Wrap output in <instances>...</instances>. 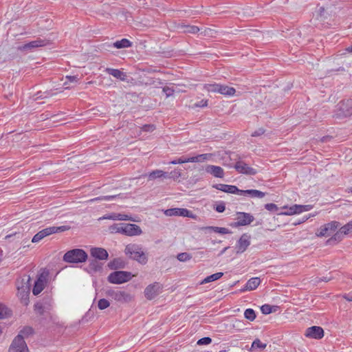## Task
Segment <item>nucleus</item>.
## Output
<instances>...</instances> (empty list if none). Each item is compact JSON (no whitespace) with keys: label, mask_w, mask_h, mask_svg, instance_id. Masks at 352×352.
<instances>
[{"label":"nucleus","mask_w":352,"mask_h":352,"mask_svg":"<svg viewBox=\"0 0 352 352\" xmlns=\"http://www.w3.org/2000/svg\"><path fill=\"white\" fill-rule=\"evenodd\" d=\"M31 278L29 275H23L16 281V287L17 289V296L20 298L21 302L24 305L29 303V294L30 291Z\"/></svg>","instance_id":"f257e3e1"},{"label":"nucleus","mask_w":352,"mask_h":352,"mask_svg":"<svg viewBox=\"0 0 352 352\" xmlns=\"http://www.w3.org/2000/svg\"><path fill=\"white\" fill-rule=\"evenodd\" d=\"M124 254L133 260L138 261L141 264H145L148 259L145 253L142 250L140 245L137 243H129L125 246Z\"/></svg>","instance_id":"f03ea898"},{"label":"nucleus","mask_w":352,"mask_h":352,"mask_svg":"<svg viewBox=\"0 0 352 352\" xmlns=\"http://www.w3.org/2000/svg\"><path fill=\"white\" fill-rule=\"evenodd\" d=\"M70 229V227L68 226H52L49 228H46L45 229H43L42 230L39 231L38 233H36L32 238V243H38L40 241H41L45 237L50 236L52 234L57 233V232H62L67 230H69Z\"/></svg>","instance_id":"7ed1b4c3"},{"label":"nucleus","mask_w":352,"mask_h":352,"mask_svg":"<svg viewBox=\"0 0 352 352\" xmlns=\"http://www.w3.org/2000/svg\"><path fill=\"white\" fill-rule=\"evenodd\" d=\"M87 258V254L82 249H74L67 252L63 256V260L67 263H83Z\"/></svg>","instance_id":"20e7f679"},{"label":"nucleus","mask_w":352,"mask_h":352,"mask_svg":"<svg viewBox=\"0 0 352 352\" xmlns=\"http://www.w3.org/2000/svg\"><path fill=\"white\" fill-rule=\"evenodd\" d=\"M131 273L124 271H116L111 273L108 276V280L113 284H122L131 280Z\"/></svg>","instance_id":"39448f33"},{"label":"nucleus","mask_w":352,"mask_h":352,"mask_svg":"<svg viewBox=\"0 0 352 352\" xmlns=\"http://www.w3.org/2000/svg\"><path fill=\"white\" fill-rule=\"evenodd\" d=\"M337 117H346L352 115V99L342 100L336 106Z\"/></svg>","instance_id":"423d86ee"},{"label":"nucleus","mask_w":352,"mask_h":352,"mask_svg":"<svg viewBox=\"0 0 352 352\" xmlns=\"http://www.w3.org/2000/svg\"><path fill=\"white\" fill-rule=\"evenodd\" d=\"M107 294L108 296L120 302H129L133 298L131 294L121 290L110 289L107 292Z\"/></svg>","instance_id":"0eeeda50"},{"label":"nucleus","mask_w":352,"mask_h":352,"mask_svg":"<svg viewBox=\"0 0 352 352\" xmlns=\"http://www.w3.org/2000/svg\"><path fill=\"white\" fill-rule=\"evenodd\" d=\"M49 276V272L47 271H43L38 275L37 280L34 283V285L32 289L34 295H38L45 288Z\"/></svg>","instance_id":"6e6552de"},{"label":"nucleus","mask_w":352,"mask_h":352,"mask_svg":"<svg viewBox=\"0 0 352 352\" xmlns=\"http://www.w3.org/2000/svg\"><path fill=\"white\" fill-rule=\"evenodd\" d=\"M9 352H29L28 346L21 334H18L11 343Z\"/></svg>","instance_id":"1a4fd4ad"},{"label":"nucleus","mask_w":352,"mask_h":352,"mask_svg":"<svg viewBox=\"0 0 352 352\" xmlns=\"http://www.w3.org/2000/svg\"><path fill=\"white\" fill-rule=\"evenodd\" d=\"M164 214L168 217L178 216V217H186L191 219H195L196 215L192 213V211L186 208H170L164 210Z\"/></svg>","instance_id":"9d476101"},{"label":"nucleus","mask_w":352,"mask_h":352,"mask_svg":"<svg viewBox=\"0 0 352 352\" xmlns=\"http://www.w3.org/2000/svg\"><path fill=\"white\" fill-rule=\"evenodd\" d=\"M339 226V222L336 221L326 223L320 227L318 232H316V235L320 237L329 236L332 232H334Z\"/></svg>","instance_id":"9b49d317"},{"label":"nucleus","mask_w":352,"mask_h":352,"mask_svg":"<svg viewBox=\"0 0 352 352\" xmlns=\"http://www.w3.org/2000/svg\"><path fill=\"white\" fill-rule=\"evenodd\" d=\"M162 287L159 283H154L148 285L144 289V296L148 300L155 298L162 292Z\"/></svg>","instance_id":"f8f14e48"},{"label":"nucleus","mask_w":352,"mask_h":352,"mask_svg":"<svg viewBox=\"0 0 352 352\" xmlns=\"http://www.w3.org/2000/svg\"><path fill=\"white\" fill-rule=\"evenodd\" d=\"M48 44V40L39 38L35 41H32L23 45V46L20 47L19 49L23 51H32L36 48L46 46Z\"/></svg>","instance_id":"ddd939ff"},{"label":"nucleus","mask_w":352,"mask_h":352,"mask_svg":"<svg viewBox=\"0 0 352 352\" xmlns=\"http://www.w3.org/2000/svg\"><path fill=\"white\" fill-rule=\"evenodd\" d=\"M236 222L235 226H243L250 225L254 220V217L250 213L246 212H237Z\"/></svg>","instance_id":"4468645a"},{"label":"nucleus","mask_w":352,"mask_h":352,"mask_svg":"<svg viewBox=\"0 0 352 352\" xmlns=\"http://www.w3.org/2000/svg\"><path fill=\"white\" fill-rule=\"evenodd\" d=\"M250 245V236L248 234H243L236 245V254H241L244 252L248 246Z\"/></svg>","instance_id":"2eb2a0df"},{"label":"nucleus","mask_w":352,"mask_h":352,"mask_svg":"<svg viewBox=\"0 0 352 352\" xmlns=\"http://www.w3.org/2000/svg\"><path fill=\"white\" fill-rule=\"evenodd\" d=\"M124 235L128 236H140L142 234L141 228L136 224L124 223Z\"/></svg>","instance_id":"dca6fc26"},{"label":"nucleus","mask_w":352,"mask_h":352,"mask_svg":"<svg viewBox=\"0 0 352 352\" xmlns=\"http://www.w3.org/2000/svg\"><path fill=\"white\" fill-rule=\"evenodd\" d=\"M305 336L313 339H320L324 336V331L322 327L313 326L306 329Z\"/></svg>","instance_id":"f3484780"},{"label":"nucleus","mask_w":352,"mask_h":352,"mask_svg":"<svg viewBox=\"0 0 352 352\" xmlns=\"http://www.w3.org/2000/svg\"><path fill=\"white\" fill-rule=\"evenodd\" d=\"M234 168L239 173L246 175H254L257 173V171L249 166L247 164L239 161L234 165Z\"/></svg>","instance_id":"a211bd4d"},{"label":"nucleus","mask_w":352,"mask_h":352,"mask_svg":"<svg viewBox=\"0 0 352 352\" xmlns=\"http://www.w3.org/2000/svg\"><path fill=\"white\" fill-rule=\"evenodd\" d=\"M90 254L92 257L98 260H107L109 256L107 251L102 248H91Z\"/></svg>","instance_id":"6ab92c4d"},{"label":"nucleus","mask_w":352,"mask_h":352,"mask_svg":"<svg viewBox=\"0 0 352 352\" xmlns=\"http://www.w3.org/2000/svg\"><path fill=\"white\" fill-rule=\"evenodd\" d=\"M205 170L207 173H209L215 177L223 178L224 177L223 169L218 166L207 165Z\"/></svg>","instance_id":"aec40b11"},{"label":"nucleus","mask_w":352,"mask_h":352,"mask_svg":"<svg viewBox=\"0 0 352 352\" xmlns=\"http://www.w3.org/2000/svg\"><path fill=\"white\" fill-rule=\"evenodd\" d=\"M213 187L225 192L236 195L239 194V189L235 186L219 184L214 185Z\"/></svg>","instance_id":"412c9836"},{"label":"nucleus","mask_w":352,"mask_h":352,"mask_svg":"<svg viewBox=\"0 0 352 352\" xmlns=\"http://www.w3.org/2000/svg\"><path fill=\"white\" fill-rule=\"evenodd\" d=\"M107 74L122 81L126 80V74L118 69L107 67L104 70Z\"/></svg>","instance_id":"4be33fe9"},{"label":"nucleus","mask_w":352,"mask_h":352,"mask_svg":"<svg viewBox=\"0 0 352 352\" xmlns=\"http://www.w3.org/2000/svg\"><path fill=\"white\" fill-rule=\"evenodd\" d=\"M240 195H249L251 197L263 198L265 197V193L258 190H239Z\"/></svg>","instance_id":"5701e85b"},{"label":"nucleus","mask_w":352,"mask_h":352,"mask_svg":"<svg viewBox=\"0 0 352 352\" xmlns=\"http://www.w3.org/2000/svg\"><path fill=\"white\" fill-rule=\"evenodd\" d=\"M217 93L226 96H232L235 94L236 89L234 87L220 84L219 89L217 90Z\"/></svg>","instance_id":"b1692460"},{"label":"nucleus","mask_w":352,"mask_h":352,"mask_svg":"<svg viewBox=\"0 0 352 352\" xmlns=\"http://www.w3.org/2000/svg\"><path fill=\"white\" fill-rule=\"evenodd\" d=\"M261 280L258 277H254L248 280L245 286V289L248 291H252L257 288V287L260 285Z\"/></svg>","instance_id":"393cba45"},{"label":"nucleus","mask_w":352,"mask_h":352,"mask_svg":"<svg viewBox=\"0 0 352 352\" xmlns=\"http://www.w3.org/2000/svg\"><path fill=\"white\" fill-rule=\"evenodd\" d=\"M124 223H113V225L110 226L109 227V230L111 233L113 234H124Z\"/></svg>","instance_id":"a878e982"},{"label":"nucleus","mask_w":352,"mask_h":352,"mask_svg":"<svg viewBox=\"0 0 352 352\" xmlns=\"http://www.w3.org/2000/svg\"><path fill=\"white\" fill-rule=\"evenodd\" d=\"M168 177V173L164 172L162 170H155L150 173L148 175V180H153L156 178L164 177L166 178Z\"/></svg>","instance_id":"bb28decb"},{"label":"nucleus","mask_w":352,"mask_h":352,"mask_svg":"<svg viewBox=\"0 0 352 352\" xmlns=\"http://www.w3.org/2000/svg\"><path fill=\"white\" fill-rule=\"evenodd\" d=\"M104 219H113V220H118V221H131L132 219L130 216L124 214H112L111 215L107 216L104 217Z\"/></svg>","instance_id":"cd10ccee"},{"label":"nucleus","mask_w":352,"mask_h":352,"mask_svg":"<svg viewBox=\"0 0 352 352\" xmlns=\"http://www.w3.org/2000/svg\"><path fill=\"white\" fill-rule=\"evenodd\" d=\"M297 204L293 205L291 207H287L284 206L283 208L285 209L286 210L285 212H282L280 213V214L283 215H293L296 214H299V210Z\"/></svg>","instance_id":"c85d7f7f"},{"label":"nucleus","mask_w":352,"mask_h":352,"mask_svg":"<svg viewBox=\"0 0 352 352\" xmlns=\"http://www.w3.org/2000/svg\"><path fill=\"white\" fill-rule=\"evenodd\" d=\"M131 45L132 43L126 38H122L120 41H117L113 43V47L117 49L129 47Z\"/></svg>","instance_id":"c756f323"},{"label":"nucleus","mask_w":352,"mask_h":352,"mask_svg":"<svg viewBox=\"0 0 352 352\" xmlns=\"http://www.w3.org/2000/svg\"><path fill=\"white\" fill-rule=\"evenodd\" d=\"M223 276V272H217L206 277L201 283V285L219 280Z\"/></svg>","instance_id":"7c9ffc66"},{"label":"nucleus","mask_w":352,"mask_h":352,"mask_svg":"<svg viewBox=\"0 0 352 352\" xmlns=\"http://www.w3.org/2000/svg\"><path fill=\"white\" fill-rule=\"evenodd\" d=\"M206 230H212L214 232L221 234H230L232 232L226 228H221V227H216V226H208L205 228Z\"/></svg>","instance_id":"2f4dec72"},{"label":"nucleus","mask_w":352,"mask_h":352,"mask_svg":"<svg viewBox=\"0 0 352 352\" xmlns=\"http://www.w3.org/2000/svg\"><path fill=\"white\" fill-rule=\"evenodd\" d=\"M219 86L218 83H208L204 85V89L208 92L217 93Z\"/></svg>","instance_id":"473e14b6"},{"label":"nucleus","mask_w":352,"mask_h":352,"mask_svg":"<svg viewBox=\"0 0 352 352\" xmlns=\"http://www.w3.org/2000/svg\"><path fill=\"white\" fill-rule=\"evenodd\" d=\"M244 317L247 320L252 322V321H254L255 320L256 316V313L254 311V309L249 308V309H247L245 310V311H244Z\"/></svg>","instance_id":"72a5a7b5"},{"label":"nucleus","mask_w":352,"mask_h":352,"mask_svg":"<svg viewBox=\"0 0 352 352\" xmlns=\"http://www.w3.org/2000/svg\"><path fill=\"white\" fill-rule=\"evenodd\" d=\"M340 232L344 235L352 233V221L349 222L346 225L340 228Z\"/></svg>","instance_id":"f704fd0d"},{"label":"nucleus","mask_w":352,"mask_h":352,"mask_svg":"<svg viewBox=\"0 0 352 352\" xmlns=\"http://www.w3.org/2000/svg\"><path fill=\"white\" fill-rule=\"evenodd\" d=\"M10 315V311L6 306L0 303V319L6 318Z\"/></svg>","instance_id":"c9c22d12"},{"label":"nucleus","mask_w":352,"mask_h":352,"mask_svg":"<svg viewBox=\"0 0 352 352\" xmlns=\"http://www.w3.org/2000/svg\"><path fill=\"white\" fill-rule=\"evenodd\" d=\"M118 197H120V195L100 196V197H96L95 199H93L91 201H111V200L116 199Z\"/></svg>","instance_id":"e433bc0d"},{"label":"nucleus","mask_w":352,"mask_h":352,"mask_svg":"<svg viewBox=\"0 0 352 352\" xmlns=\"http://www.w3.org/2000/svg\"><path fill=\"white\" fill-rule=\"evenodd\" d=\"M177 258L179 261L185 262V261H188L190 260L192 256L190 254H189L187 252H182V253L178 254Z\"/></svg>","instance_id":"4c0bfd02"},{"label":"nucleus","mask_w":352,"mask_h":352,"mask_svg":"<svg viewBox=\"0 0 352 352\" xmlns=\"http://www.w3.org/2000/svg\"><path fill=\"white\" fill-rule=\"evenodd\" d=\"M89 268L94 272H98L102 269V267L96 261L93 260L89 263Z\"/></svg>","instance_id":"58836bf2"},{"label":"nucleus","mask_w":352,"mask_h":352,"mask_svg":"<svg viewBox=\"0 0 352 352\" xmlns=\"http://www.w3.org/2000/svg\"><path fill=\"white\" fill-rule=\"evenodd\" d=\"M267 344L262 343L259 339H256L253 341L252 344V348H259L263 350L265 349Z\"/></svg>","instance_id":"ea45409f"},{"label":"nucleus","mask_w":352,"mask_h":352,"mask_svg":"<svg viewBox=\"0 0 352 352\" xmlns=\"http://www.w3.org/2000/svg\"><path fill=\"white\" fill-rule=\"evenodd\" d=\"M45 307L42 302H37L34 305V310L41 315L45 311Z\"/></svg>","instance_id":"a19ab883"},{"label":"nucleus","mask_w":352,"mask_h":352,"mask_svg":"<svg viewBox=\"0 0 352 352\" xmlns=\"http://www.w3.org/2000/svg\"><path fill=\"white\" fill-rule=\"evenodd\" d=\"M109 302L107 300L102 298L98 301V306L100 309L103 310L107 308L109 306Z\"/></svg>","instance_id":"79ce46f5"},{"label":"nucleus","mask_w":352,"mask_h":352,"mask_svg":"<svg viewBox=\"0 0 352 352\" xmlns=\"http://www.w3.org/2000/svg\"><path fill=\"white\" fill-rule=\"evenodd\" d=\"M187 162H189V157H186L182 156V157L178 158L177 160H175L171 161L170 164H184V163H187Z\"/></svg>","instance_id":"37998d69"},{"label":"nucleus","mask_w":352,"mask_h":352,"mask_svg":"<svg viewBox=\"0 0 352 352\" xmlns=\"http://www.w3.org/2000/svg\"><path fill=\"white\" fill-rule=\"evenodd\" d=\"M162 91L166 94V97H170V96H173L175 92V89H173V87H168V86H166V87H163Z\"/></svg>","instance_id":"c03bdc74"},{"label":"nucleus","mask_w":352,"mask_h":352,"mask_svg":"<svg viewBox=\"0 0 352 352\" xmlns=\"http://www.w3.org/2000/svg\"><path fill=\"white\" fill-rule=\"evenodd\" d=\"M261 311L263 314H270L272 312V307L270 305H263L261 307Z\"/></svg>","instance_id":"a18cd8bd"},{"label":"nucleus","mask_w":352,"mask_h":352,"mask_svg":"<svg viewBox=\"0 0 352 352\" xmlns=\"http://www.w3.org/2000/svg\"><path fill=\"white\" fill-rule=\"evenodd\" d=\"M212 342V339L209 337H204L201 339H199L197 341L198 345H208L210 344Z\"/></svg>","instance_id":"49530a36"},{"label":"nucleus","mask_w":352,"mask_h":352,"mask_svg":"<svg viewBox=\"0 0 352 352\" xmlns=\"http://www.w3.org/2000/svg\"><path fill=\"white\" fill-rule=\"evenodd\" d=\"M199 30V28L194 25H188L186 27L185 32L191 34H195Z\"/></svg>","instance_id":"de8ad7c7"},{"label":"nucleus","mask_w":352,"mask_h":352,"mask_svg":"<svg viewBox=\"0 0 352 352\" xmlns=\"http://www.w3.org/2000/svg\"><path fill=\"white\" fill-rule=\"evenodd\" d=\"M298 206L299 207L298 208L299 210V214L303 212L309 211L313 208L312 206L311 205H298Z\"/></svg>","instance_id":"09e8293b"},{"label":"nucleus","mask_w":352,"mask_h":352,"mask_svg":"<svg viewBox=\"0 0 352 352\" xmlns=\"http://www.w3.org/2000/svg\"><path fill=\"white\" fill-rule=\"evenodd\" d=\"M48 97H50V94L48 92L42 93L39 91L34 95V100H38L39 98H46Z\"/></svg>","instance_id":"8fccbe9b"},{"label":"nucleus","mask_w":352,"mask_h":352,"mask_svg":"<svg viewBox=\"0 0 352 352\" xmlns=\"http://www.w3.org/2000/svg\"><path fill=\"white\" fill-rule=\"evenodd\" d=\"M32 329L31 327H26L25 328H23L19 334H21L23 336H28V335H30L32 333Z\"/></svg>","instance_id":"3c124183"},{"label":"nucleus","mask_w":352,"mask_h":352,"mask_svg":"<svg viewBox=\"0 0 352 352\" xmlns=\"http://www.w3.org/2000/svg\"><path fill=\"white\" fill-rule=\"evenodd\" d=\"M214 210L218 212H223L226 210V206L223 202H221L214 206Z\"/></svg>","instance_id":"603ef678"},{"label":"nucleus","mask_w":352,"mask_h":352,"mask_svg":"<svg viewBox=\"0 0 352 352\" xmlns=\"http://www.w3.org/2000/svg\"><path fill=\"white\" fill-rule=\"evenodd\" d=\"M190 162H203L202 155H198L196 156L189 157Z\"/></svg>","instance_id":"864d4df0"},{"label":"nucleus","mask_w":352,"mask_h":352,"mask_svg":"<svg viewBox=\"0 0 352 352\" xmlns=\"http://www.w3.org/2000/svg\"><path fill=\"white\" fill-rule=\"evenodd\" d=\"M265 208L269 211L278 210V206L274 204H267L265 205Z\"/></svg>","instance_id":"5fc2aeb1"},{"label":"nucleus","mask_w":352,"mask_h":352,"mask_svg":"<svg viewBox=\"0 0 352 352\" xmlns=\"http://www.w3.org/2000/svg\"><path fill=\"white\" fill-rule=\"evenodd\" d=\"M181 176V173L178 170H175L172 171L170 174H168V177L166 178H178Z\"/></svg>","instance_id":"6e6d98bb"},{"label":"nucleus","mask_w":352,"mask_h":352,"mask_svg":"<svg viewBox=\"0 0 352 352\" xmlns=\"http://www.w3.org/2000/svg\"><path fill=\"white\" fill-rule=\"evenodd\" d=\"M195 107H205L208 106V100H202L199 101V102H197L194 104Z\"/></svg>","instance_id":"4d7b16f0"},{"label":"nucleus","mask_w":352,"mask_h":352,"mask_svg":"<svg viewBox=\"0 0 352 352\" xmlns=\"http://www.w3.org/2000/svg\"><path fill=\"white\" fill-rule=\"evenodd\" d=\"M265 133V130L262 128H260L257 130H256L254 132L252 133V137H258L261 135H263Z\"/></svg>","instance_id":"13d9d810"},{"label":"nucleus","mask_w":352,"mask_h":352,"mask_svg":"<svg viewBox=\"0 0 352 352\" xmlns=\"http://www.w3.org/2000/svg\"><path fill=\"white\" fill-rule=\"evenodd\" d=\"M144 131H153L154 130V126L151 124L144 125L142 128Z\"/></svg>","instance_id":"bf43d9fd"},{"label":"nucleus","mask_w":352,"mask_h":352,"mask_svg":"<svg viewBox=\"0 0 352 352\" xmlns=\"http://www.w3.org/2000/svg\"><path fill=\"white\" fill-rule=\"evenodd\" d=\"M201 155H202L203 162L211 160V159L212 158V154H211V153H204V154H201Z\"/></svg>","instance_id":"052dcab7"},{"label":"nucleus","mask_w":352,"mask_h":352,"mask_svg":"<svg viewBox=\"0 0 352 352\" xmlns=\"http://www.w3.org/2000/svg\"><path fill=\"white\" fill-rule=\"evenodd\" d=\"M342 234H341V233L340 232V230H339L338 232H336V233L333 235V236L332 238H331V239H329V241H332V240H335V241L338 240V241H340V240L342 239V238H341V235H342Z\"/></svg>","instance_id":"680f3d73"},{"label":"nucleus","mask_w":352,"mask_h":352,"mask_svg":"<svg viewBox=\"0 0 352 352\" xmlns=\"http://www.w3.org/2000/svg\"><path fill=\"white\" fill-rule=\"evenodd\" d=\"M66 79L69 82H76L78 81V77L76 76H66Z\"/></svg>","instance_id":"e2e57ef3"},{"label":"nucleus","mask_w":352,"mask_h":352,"mask_svg":"<svg viewBox=\"0 0 352 352\" xmlns=\"http://www.w3.org/2000/svg\"><path fill=\"white\" fill-rule=\"evenodd\" d=\"M324 11V8L320 7L318 10V12H320V15H322V13Z\"/></svg>","instance_id":"0e129e2a"},{"label":"nucleus","mask_w":352,"mask_h":352,"mask_svg":"<svg viewBox=\"0 0 352 352\" xmlns=\"http://www.w3.org/2000/svg\"><path fill=\"white\" fill-rule=\"evenodd\" d=\"M346 51L352 53V45L346 48Z\"/></svg>","instance_id":"69168bd1"},{"label":"nucleus","mask_w":352,"mask_h":352,"mask_svg":"<svg viewBox=\"0 0 352 352\" xmlns=\"http://www.w3.org/2000/svg\"><path fill=\"white\" fill-rule=\"evenodd\" d=\"M345 298L349 301H352V298H349L348 297H345Z\"/></svg>","instance_id":"338daca9"},{"label":"nucleus","mask_w":352,"mask_h":352,"mask_svg":"<svg viewBox=\"0 0 352 352\" xmlns=\"http://www.w3.org/2000/svg\"><path fill=\"white\" fill-rule=\"evenodd\" d=\"M228 248V247H227V248H225L223 250L222 253L225 252H226V250Z\"/></svg>","instance_id":"774afa93"}]
</instances>
